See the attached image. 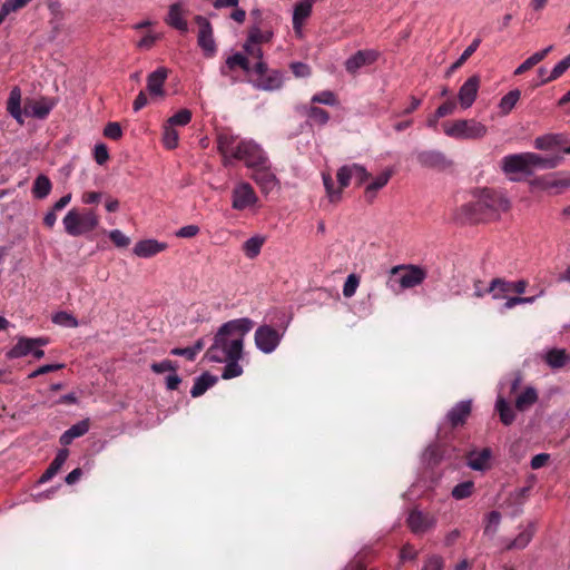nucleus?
Masks as SVG:
<instances>
[{"mask_svg":"<svg viewBox=\"0 0 570 570\" xmlns=\"http://www.w3.org/2000/svg\"><path fill=\"white\" fill-rule=\"evenodd\" d=\"M254 327L248 317L236 318L224 323L217 331L206 357L212 362L223 363L226 360H242L245 336Z\"/></svg>","mask_w":570,"mask_h":570,"instance_id":"1","label":"nucleus"},{"mask_svg":"<svg viewBox=\"0 0 570 570\" xmlns=\"http://www.w3.org/2000/svg\"><path fill=\"white\" fill-rule=\"evenodd\" d=\"M216 145L225 167L230 166L233 160H240L248 169L254 170L269 159L266 151L256 141L239 139L229 130L217 134Z\"/></svg>","mask_w":570,"mask_h":570,"instance_id":"2","label":"nucleus"},{"mask_svg":"<svg viewBox=\"0 0 570 570\" xmlns=\"http://www.w3.org/2000/svg\"><path fill=\"white\" fill-rule=\"evenodd\" d=\"M509 209L508 200L492 189H483L478 198L464 206L461 210L465 220L480 223L492 220L499 217L501 212Z\"/></svg>","mask_w":570,"mask_h":570,"instance_id":"3","label":"nucleus"},{"mask_svg":"<svg viewBox=\"0 0 570 570\" xmlns=\"http://www.w3.org/2000/svg\"><path fill=\"white\" fill-rule=\"evenodd\" d=\"M426 271L417 265H397L391 268L387 287L393 292L413 288L426 278Z\"/></svg>","mask_w":570,"mask_h":570,"instance_id":"4","label":"nucleus"},{"mask_svg":"<svg viewBox=\"0 0 570 570\" xmlns=\"http://www.w3.org/2000/svg\"><path fill=\"white\" fill-rule=\"evenodd\" d=\"M62 223L66 233L76 237L92 232L99 224V217L92 209L72 208L66 214Z\"/></svg>","mask_w":570,"mask_h":570,"instance_id":"5","label":"nucleus"},{"mask_svg":"<svg viewBox=\"0 0 570 570\" xmlns=\"http://www.w3.org/2000/svg\"><path fill=\"white\" fill-rule=\"evenodd\" d=\"M444 134L458 140L481 139L488 134V128L475 119H456L442 124Z\"/></svg>","mask_w":570,"mask_h":570,"instance_id":"6","label":"nucleus"},{"mask_svg":"<svg viewBox=\"0 0 570 570\" xmlns=\"http://www.w3.org/2000/svg\"><path fill=\"white\" fill-rule=\"evenodd\" d=\"M257 75L254 87L264 91H274L283 87L284 73L277 69H269L265 61H257L254 66Z\"/></svg>","mask_w":570,"mask_h":570,"instance_id":"7","label":"nucleus"},{"mask_svg":"<svg viewBox=\"0 0 570 570\" xmlns=\"http://www.w3.org/2000/svg\"><path fill=\"white\" fill-rule=\"evenodd\" d=\"M353 164L344 165L338 168L336 177L338 181V187L335 188L334 180L330 174L323 173V183L326 189L327 196L332 203H337L341 199L342 190L347 187L353 179Z\"/></svg>","mask_w":570,"mask_h":570,"instance_id":"8","label":"nucleus"},{"mask_svg":"<svg viewBox=\"0 0 570 570\" xmlns=\"http://www.w3.org/2000/svg\"><path fill=\"white\" fill-rule=\"evenodd\" d=\"M258 203V196L254 187L247 181H238L232 190V208L235 210H246L255 207Z\"/></svg>","mask_w":570,"mask_h":570,"instance_id":"9","label":"nucleus"},{"mask_svg":"<svg viewBox=\"0 0 570 570\" xmlns=\"http://www.w3.org/2000/svg\"><path fill=\"white\" fill-rule=\"evenodd\" d=\"M283 333L271 325H261L255 331L254 341L256 347L265 353H273L279 345Z\"/></svg>","mask_w":570,"mask_h":570,"instance_id":"10","label":"nucleus"},{"mask_svg":"<svg viewBox=\"0 0 570 570\" xmlns=\"http://www.w3.org/2000/svg\"><path fill=\"white\" fill-rule=\"evenodd\" d=\"M529 283L525 279H519L517 282L507 281L502 277H495L491 281L492 298L493 299H503L508 296L509 293H515L518 295H522Z\"/></svg>","mask_w":570,"mask_h":570,"instance_id":"11","label":"nucleus"},{"mask_svg":"<svg viewBox=\"0 0 570 570\" xmlns=\"http://www.w3.org/2000/svg\"><path fill=\"white\" fill-rule=\"evenodd\" d=\"M249 177L256 183V185H258L261 191L265 195L269 194L272 190L279 186V179L273 173L269 159L266 161V164L261 165L252 170Z\"/></svg>","mask_w":570,"mask_h":570,"instance_id":"12","label":"nucleus"},{"mask_svg":"<svg viewBox=\"0 0 570 570\" xmlns=\"http://www.w3.org/2000/svg\"><path fill=\"white\" fill-rule=\"evenodd\" d=\"M195 22L198 27V46L203 49L205 56L210 58L216 52V43L213 37V27L208 19L203 16H196Z\"/></svg>","mask_w":570,"mask_h":570,"instance_id":"13","label":"nucleus"},{"mask_svg":"<svg viewBox=\"0 0 570 570\" xmlns=\"http://www.w3.org/2000/svg\"><path fill=\"white\" fill-rule=\"evenodd\" d=\"M528 156L529 153L512 154L504 156L501 160L503 171L507 174H531Z\"/></svg>","mask_w":570,"mask_h":570,"instance_id":"14","label":"nucleus"},{"mask_svg":"<svg viewBox=\"0 0 570 570\" xmlns=\"http://www.w3.org/2000/svg\"><path fill=\"white\" fill-rule=\"evenodd\" d=\"M406 523L413 533L421 534L434 528L435 519L430 513L412 510L407 517Z\"/></svg>","mask_w":570,"mask_h":570,"instance_id":"15","label":"nucleus"},{"mask_svg":"<svg viewBox=\"0 0 570 570\" xmlns=\"http://www.w3.org/2000/svg\"><path fill=\"white\" fill-rule=\"evenodd\" d=\"M379 58V52L366 49L358 50L345 61V69L350 73H356L358 69L374 63Z\"/></svg>","mask_w":570,"mask_h":570,"instance_id":"16","label":"nucleus"},{"mask_svg":"<svg viewBox=\"0 0 570 570\" xmlns=\"http://www.w3.org/2000/svg\"><path fill=\"white\" fill-rule=\"evenodd\" d=\"M480 77L478 75H473L461 86L458 94V98L460 106L463 109L470 108L475 101L480 87Z\"/></svg>","mask_w":570,"mask_h":570,"instance_id":"17","label":"nucleus"},{"mask_svg":"<svg viewBox=\"0 0 570 570\" xmlns=\"http://www.w3.org/2000/svg\"><path fill=\"white\" fill-rule=\"evenodd\" d=\"M416 159L422 167L433 169H444L451 164L445 155L439 150H422L417 153Z\"/></svg>","mask_w":570,"mask_h":570,"instance_id":"18","label":"nucleus"},{"mask_svg":"<svg viewBox=\"0 0 570 570\" xmlns=\"http://www.w3.org/2000/svg\"><path fill=\"white\" fill-rule=\"evenodd\" d=\"M53 106V101L48 98H41L39 100H27L24 104L23 112L26 116L45 119L50 114Z\"/></svg>","mask_w":570,"mask_h":570,"instance_id":"19","label":"nucleus"},{"mask_svg":"<svg viewBox=\"0 0 570 570\" xmlns=\"http://www.w3.org/2000/svg\"><path fill=\"white\" fill-rule=\"evenodd\" d=\"M472 410L471 401H461L456 403L446 414L448 421L452 428L463 425L470 416Z\"/></svg>","mask_w":570,"mask_h":570,"instance_id":"20","label":"nucleus"},{"mask_svg":"<svg viewBox=\"0 0 570 570\" xmlns=\"http://www.w3.org/2000/svg\"><path fill=\"white\" fill-rule=\"evenodd\" d=\"M167 247L166 243L156 239H144L136 243L134 254L138 257L148 258L164 252Z\"/></svg>","mask_w":570,"mask_h":570,"instance_id":"21","label":"nucleus"},{"mask_svg":"<svg viewBox=\"0 0 570 570\" xmlns=\"http://www.w3.org/2000/svg\"><path fill=\"white\" fill-rule=\"evenodd\" d=\"M168 77V69L159 67L155 71L148 75L147 78V90L151 96H164V83Z\"/></svg>","mask_w":570,"mask_h":570,"instance_id":"22","label":"nucleus"},{"mask_svg":"<svg viewBox=\"0 0 570 570\" xmlns=\"http://www.w3.org/2000/svg\"><path fill=\"white\" fill-rule=\"evenodd\" d=\"M7 111L13 117L20 125L23 124V111L21 109V90L19 87H13L9 94L7 100Z\"/></svg>","mask_w":570,"mask_h":570,"instance_id":"23","label":"nucleus"},{"mask_svg":"<svg viewBox=\"0 0 570 570\" xmlns=\"http://www.w3.org/2000/svg\"><path fill=\"white\" fill-rule=\"evenodd\" d=\"M89 426L90 424L88 419L73 424L62 433L59 439L60 444L63 446L69 445L75 439L85 435L89 431Z\"/></svg>","mask_w":570,"mask_h":570,"instance_id":"24","label":"nucleus"},{"mask_svg":"<svg viewBox=\"0 0 570 570\" xmlns=\"http://www.w3.org/2000/svg\"><path fill=\"white\" fill-rule=\"evenodd\" d=\"M315 0H302L294 7L293 27L297 31L303 22L311 16Z\"/></svg>","mask_w":570,"mask_h":570,"instance_id":"25","label":"nucleus"},{"mask_svg":"<svg viewBox=\"0 0 570 570\" xmlns=\"http://www.w3.org/2000/svg\"><path fill=\"white\" fill-rule=\"evenodd\" d=\"M68 455L69 451L67 449L59 450L56 458L52 460L47 470L40 476L39 482L46 483L49 480H51L60 471L66 460L68 459Z\"/></svg>","mask_w":570,"mask_h":570,"instance_id":"26","label":"nucleus"},{"mask_svg":"<svg viewBox=\"0 0 570 570\" xmlns=\"http://www.w3.org/2000/svg\"><path fill=\"white\" fill-rule=\"evenodd\" d=\"M166 22L181 32H187L188 30V24L184 18V11L179 3H174L169 7Z\"/></svg>","mask_w":570,"mask_h":570,"instance_id":"27","label":"nucleus"},{"mask_svg":"<svg viewBox=\"0 0 570 570\" xmlns=\"http://www.w3.org/2000/svg\"><path fill=\"white\" fill-rule=\"evenodd\" d=\"M566 138L561 134H549L537 137L534 140V147L540 150H550L556 147H566Z\"/></svg>","mask_w":570,"mask_h":570,"instance_id":"28","label":"nucleus"},{"mask_svg":"<svg viewBox=\"0 0 570 570\" xmlns=\"http://www.w3.org/2000/svg\"><path fill=\"white\" fill-rule=\"evenodd\" d=\"M529 163H530V170L532 171L534 168L540 169H552L559 166L561 161V157L553 156V157H544L539 154L529 153Z\"/></svg>","mask_w":570,"mask_h":570,"instance_id":"29","label":"nucleus"},{"mask_svg":"<svg viewBox=\"0 0 570 570\" xmlns=\"http://www.w3.org/2000/svg\"><path fill=\"white\" fill-rule=\"evenodd\" d=\"M216 383L217 377L206 372L195 380L190 394L193 397H199Z\"/></svg>","mask_w":570,"mask_h":570,"instance_id":"30","label":"nucleus"},{"mask_svg":"<svg viewBox=\"0 0 570 570\" xmlns=\"http://www.w3.org/2000/svg\"><path fill=\"white\" fill-rule=\"evenodd\" d=\"M539 395L534 387L528 386L515 400V409L520 412L528 411L538 402Z\"/></svg>","mask_w":570,"mask_h":570,"instance_id":"31","label":"nucleus"},{"mask_svg":"<svg viewBox=\"0 0 570 570\" xmlns=\"http://www.w3.org/2000/svg\"><path fill=\"white\" fill-rule=\"evenodd\" d=\"M491 450L485 448L480 452H471L468 458V465L475 471H483L489 466Z\"/></svg>","mask_w":570,"mask_h":570,"instance_id":"32","label":"nucleus"},{"mask_svg":"<svg viewBox=\"0 0 570 570\" xmlns=\"http://www.w3.org/2000/svg\"><path fill=\"white\" fill-rule=\"evenodd\" d=\"M35 348L32 337L21 336L13 347L8 352L10 358H19L31 354Z\"/></svg>","mask_w":570,"mask_h":570,"instance_id":"33","label":"nucleus"},{"mask_svg":"<svg viewBox=\"0 0 570 570\" xmlns=\"http://www.w3.org/2000/svg\"><path fill=\"white\" fill-rule=\"evenodd\" d=\"M392 176L391 170H385L380 174L373 181H371L365 188V198L367 202L372 203L375 198V194L377 190L383 188L390 180Z\"/></svg>","mask_w":570,"mask_h":570,"instance_id":"34","label":"nucleus"},{"mask_svg":"<svg viewBox=\"0 0 570 570\" xmlns=\"http://www.w3.org/2000/svg\"><path fill=\"white\" fill-rule=\"evenodd\" d=\"M533 534H534V525L533 524H529L522 532H520L518 534V537L515 539H513L512 541H510L505 549L507 550H522L524 549L529 543L530 541L532 540L533 538Z\"/></svg>","mask_w":570,"mask_h":570,"instance_id":"35","label":"nucleus"},{"mask_svg":"<svg viewBox=\"0 0 570 570\" xmlns=\"http://www.w3.org/2000/svg\"><path fill=\"white\" fill-rule=\"evenodd\" d=\"M570 361L564 350L552 348L546 354V362L552 368H561Z\"/></svg>","mask_w":570,"mask_h":570,"instance_id":"36","label":"nucleus"},{"mask_svg":"<svg viewBox=\"0 0 570 570\" xmlns=\"http://www.w3.org/2000/svg\"><path fill=\"white\" fill-rule=\"evenodd\" d=\"M52 188L50 179L46 175H39L32 186V194L38 199L46 198Z\"/></svg>","mask_w":570,"mask_h":570,"instance_id":"37","label":"nucleus"},{"mask_svg":"<svg viewBox=\"0 0 570 570\" xmlns=\"http://www.w3.org/2000/svg\"><path fill=\"white\" fill-rule=\"evenodd\" d=\"M264 243H265V237L258 236V235L253 236L249 239H247L243 244V252H244L245 256L250 259L257 257L261 253V249H262Z\"/></svg>","mask_w":570,"mask_h":570,"instance_id":"38","label":"nucleus"},{"mask_svg":"<svg viewBox=\"0 0 570 570\" xmlns=\"http://www.w3.org/2000/svg\"><path fill=\"white\" fill-rule=\"evenodd\" d=\"M521 97V91L519 89H513L504 95L499 104V109L501 115H508L515 107L517 102Z\"/></svg>","mask_w":570,"mask_h":570,"instance_id":"39","label":"nucleus"},{"mask_svg":"<svg viewBox=\"0 0 570 570\" xmlns=\"http://www.w3.org/2000/svg\"><path fill=\"white\" fill-rule=\"evenodd\" d=\"M570 68V53L559 61L547 78L539 81L537 86L546 85L560 78Z\"/></svg>","mask_w":570,"mask_h":570,"instance_id":"40","label":"nucleus"},{"mask_svg":"<svg viewBox=\"0 0 570 570\" xmlns=\"http://www.w3.org/2000/svg\"><path fill=\"white\" fill-rule=\"evenodd\" d=\"M497 411L499 412L500 420L504 425H511L515 419L514 412L509 403L503 399L499 397L495 404Z\"/></svg>","mask_w":570,"mask_h":570,"instance_id":"41","label":"nucleus"},{"mask_svg":"<svg viewBox=\"0 0 570 570\" xmlns=\"http://www.w3.org/2000/svg\"><path fill=\"white\" fill-rule=\"evenodd\" d=\"M163 142L167 149H175L178 146L179 135L175 127L165 124L163 128Z\"/></svg>","mask_w":570,"mask_h":570,"instance_id":"42","label":"nucleus"},{"mask_svg":"<svg viewBox=\"0 0 570 570\" xmlns=\"http://www.w3.org/2000/svg\"><path fill=\"white\" fill-rule=\"evenodd\" d=\"M226 67L230 70H234L235 68H240L244 71L250 70L248 58L239 52H236L227 58Z\"/></svg>","mask_w":570,"mask_h":570,"instance_id":"43","label":"nucleus"},{"mask_svg":"<svg viewBox=\"0 0 570 570\" xmlns=\"http://www.w3.org/2000/svg\"><path fill=\"white\" fill-rule=\"evenodd\" d=\"M273 38V33L271 31H263L258 27H252L248 30L247 40L255 42L257 45L269 42Z\"/></svg>","mask_w":570,"mask_h":570,"instance_id":"44","label":"nucleus"},{"mask_svg":"<svg viewBox=\"0 0 570 570\" xmlns=\"http://www.w3.org/2000/svg\"><path fill=\"white\" fill-rule=\"evenodd\" d=\"M191 120V111L189 109H180L174 116H171L166 124L175 127V126H186Z\"/></svg>","mask_w":570,"mask_h":570,"instance_id":"45","label":"nucleus"},{"mask_svg":"<svg viewBox=\"0 0 570 570\" xmlns=\"http://www.w3.org/2000/svg\"><path fill=\"white\" fill-rule=\"evenodd\" d=\"M52 322L55 324L66 327H77L79 325L77 318L68 312L61 311L53 315Z\"/></svg>","mask_w":570,"mask_h":570,"instance_id":"46","label":"nucleus"},{"mask_svg":"<svg viewBox=\"0 0 570 570\" xmlns=\"http://www.w3.org/2000/svg\"><path fill=\"white\" fill-rule=\"evenodd\" d=\"M238 361L239 360H226L224 362V363H226V366L224 367V372L222 375L223 379L229 380V379H234V377L242 375L243 368L238 364Z\"/></svg>","mask_w":570,"mask_h":570,"instance_id":"47","label":"nucleus"},{"mask_svg":"<svg viewBox=\"0 0 570 570\" xmlns=\"http://www.w3.org/2000/svg\"><path fill=\"white\" fill-rule=\"evenodd\" d=\"M474 484L471 481L462 482L455 485L452 490V495L456 500H462L470 497L473 492Z\"/></svg>","mask_w":570,"mask_h":570,"instance_id":"48","label":"nucleus"},{"mask_svg":"<svg viewBox=\"0 0 570 570\" xmlns=\"http://www.w3.org/2000/svg\"><path fill=\"white\" fill-rule=\"evenodd\" d=\"M307 117L318 125H325L330 120V114L320 107H311Z\"/></svg>","mask_w":570,"mask_h":570,"instance_id":"49","label":"nucleus"},{"mask_svg":"<svg viewBox=\"0 0 570 570\" xmlns=\"http://www.w3.org/2000/svg\"><path fill=\"white\" fill-rule=\"evenodd\" d=\"M311 101L313 104H323V105H328V106H334L337 102L334 92H332L330 90H324V91H321V92L314 95L312 97Z\"/></svg>","mask_w":570,"mask_h":570,"instance_id":"50","label":"nucleus"},{"mask_svg":"<svg viewBox=\"0 0 570 570\" xmlns=\"http://www.w3.org/2000/svg\"><path fill=\"white\" fill-rule=\"evenodd\" d=\"M358 284H360V278L357 275H355V274L348 275L344 283V286H343V295L345 297H352L355 294Z\"/></svg>","mask_w":570,"mask_h":570,"instance_id":"51","label":"nucleus"},{"mask_svg":"<svg viewBox=\"0 0 570 570\" xmlns=\"http://www.w3.org/2000/svg\"><path fill=\"white\" fill-rule=\"evenodd\" d=\"M110 240L120 248L127 247L130 244V238L127 237L121 230L114 229L109 232Z\"/></svg>","mask_w":570,"mask_h":570,"instance_id":"52","label":"nucleus"},{"mask_svg":"<svg viewBox=\"0 0 570 570\" xmlns=\"http://www.w3.org/2000/svg\"><path fill=\"white\" fill-rule=\"evenodd\" d=\"M244 50L248 57L257 59V61H264L263 60V50L259 45L252 42L249 40H246V42L244 45Z\"/></svg>","mask_w":570,"mask_h":570,"instance_id":"53","label":"nucleus"},{"mask_svg":"<svg viewBox=\"0 0 570 570\" xmlns=\"http://www.w3.org/2000/svg\"><path fill=\"white\" fill-rule=\"evenodd\" d=\"M353 171H354L353 179L355 180L357 186L363 185L371 177L370 173L363 166H361L358 164H353Z\"/></svg>","mask_w":570,"mask_h":570,"instance_id":"54","label":"nucleus"},{"mask_svg":"<svg viewBox=\"0 0 570 570\" xmlns=\"http://www.w3.org/2000/svg\"><path fill=\"white\" fill-rule=\"evenodd\" d=\"M150 368L153 372L157 373V374H160V373H164V372H176L177 371V365L170 361V360H164L161 362H158V363H153L150 365Z\"/></svg>","mask_w":570,"mask_h":570,"instance_id":"55","label":"nucleus"},{"mask_svg":"<svg viewBox=\"0 0 570 570\" xmlns=\"http://www.w3.org/2000/svg\"><path fill=\"white\" fill-rule=\"evenodd\" d=\"M535 301V296L531 297H521V296H513V297H505L504 302V308L511 309L520 304H532Z\"/></svg>","mask_w":570,"mask_h":570,"instance_id":"56","label":"nucleus"},{"mask_svg":"<svg viewBox=\"0 0 570 570\" xmlns=\"http://www.w3.org/2000/svg\"><path fill=\"white\" fill-rule=\"evenodd\" d=\"M104 135H105V137L112 139V140L120 139L122 136V130H121L120 125L118 122L107 124V126L104 129Z\"/></svg>","mask_w":570,"mask_h":570,"instance_id":"57","label":"nucleus"},{"mask_svg":"<svg viewBox=\"0 0 570 570\" xmlns=\"http://www.w3.org/2000/svg\"><path fill=\"white\" fill-rule=\"evenodd\" d=\"M289 68L297 78H306L311 75V67L304 62H292Z\"/></svg>","mask_w":570,"mask_h":570,"instance_id":"58","label":"nucleus"},{"mask_svg":"<svg viewBox=\"0 0 570 570\" xmlns=\"http://www.w3.org/2000/svg\"><path fill=\"white\" fill-rule=\"evenodd\" d=\"M473 288H474L473 296L476 298H482L487 294L492 295V292L490 291L491 282L489 283V285H485L481 279H475L473 283Z\"/></svg>","mask_w":570,"mask_h":570,"instance_id":"59","label":"nucleus"},{"mask_svg":"<svg viewBox=\"0 0 570 570\" xmlns=\"http://www.w3.org/2000/svg\"><path fill=\"white\" fill-rule=\"evenodd\" d=\"M109 159L108 148L105 144L95 146V160L98 165H104Z\"/></svg>","mask_w":570,"mask_h":570,"instance_id":"60","label":"nucleus"},{"mask_svg":"<svg viewBox=\"0 0 570 570\" xmlns=\"http://www.w3.org/2000/svg\"><path fill=\"white\" fill-rule=\"evenodd\" d=\"M456 108V102L454 100H448L443 102L436 109V118H443L445 116L452 115Z\"/></svg>","mask_w":570,"mask_h":570,"instance_id":"61","label":"nucleus"},{"mask_svg":"<svg viewBox=\"0 0 570 570\" xmlns=\"http://www.w3.org/2000/svg\"><path fill=\"white\" fill-rule=\"evenodd\" d=\"M63 366H65L63 364H46V365H42V366L38 367L37 370H35L29 375V377L35 379V377H38L40 375H43V374H47V373H50L53 371H58V370L62 368Z\"/></svg>","mask_w":570,"mask_h":570,"instance_id":"62","label":"nucleus"},{"mask_svg":"<svg viewBox=\"0 0 570 570\" xmlns=\"http://www.w3.org/2000/svg\"><path fill=\"white\" fill-rule=\"evenodd\" d=\"M199 233V227L197 225H187L179 228L176 232V236L180 238H191L195 237Z\"/></svg>","mask_w":570,"mask_h":570,"instance_id":"63","label":"nucleus"},{"mask_svg":"<svg viewBox=\"0 0 570 570\" xmlns=\"http://www.w3.org/2000/svg\"><path fill=\"white\" fill-rule=\"evenodd\" d=\"M444 562L439 556H433L426 560L422 570H443Z\"/></svg>","mask_w":570,"mask_h":570,"instance_id":"64","label":"nucleus"}]
</instances>
